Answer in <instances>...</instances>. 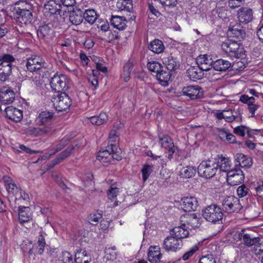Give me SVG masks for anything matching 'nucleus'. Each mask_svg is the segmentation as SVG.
Segmentation results:
<instances>
[{
	"label": "nucleus",
	"instance_id": "1",
	"mask_svg": "<svg viewBox=\"0 0 263 263\" xmlns=\"http://www.w3.org/2000/svg\"><path fill=\"white\" fill-rule=\"evenodd\" d=\"M18 7L14 12V18L21 26L30 24L33 18L32 13V5L26 1H21Z\"/></svg>",
	"mask_w": 263,
	"mask_h": 263
},
{
	"label": "nucleus",
	"instance_id": "2",
	"mask_svg": "<svg viewBox=\"0 0 263 263\" xmlns=\"http://www.w3.org/2000/svg\"><path fill=\"white\" fill-rule=\"evenodd\" d=\"M15 58L10 54H4L0 61V81L6 82L12 73V63Z\"/></svg>",
	"mask_w": 263,
	"mask_h": 263
},
{
	"label": "nucleus",
	"instance_id": "3",
	"mask_svg": "<svg viewBox=\"0 0 263 263\" xmlns=\"http://www.w3.org/2000/svg\"><path fill=\"white\" fill-rule=\"evenodd\" d=\"M202 213L206 221L213 223L221 221L223 215L221 208L217 204L208 205L202 210Z\"/></svg>",
	"mask_w": 263,
	"mask_h": 263
},
{
	"label": "nucleus",
	"instance_id": "4",
	"mask_svg": "<svg viewBox=\"0 0 263 263\" xmlns=\"http://www.w3.org/2000/svg\"><path fill=\"white\" fill-rule=\"evenodd\" d=\"M222 50L231 58H239L243 54V49L238 41L228 40L221 44Z\"/></svg>",
	"mask_w": 263,
	"mask_h": 263
},
{
	"label": "nucleus",
	"instance_id": "5",
	"mask_svg": "<svg viewBox=\"0 0 263 263\" xmlns=\"http://www.w3.org/2000/svg\"><path fill=\"white\" fill-rule=\"evenodd\" d=\"M199 175L206 179L214 177L218 170V164L211 160L202 161L198 167Z\"/></svg>",
	"mask_w": 263,
	"mask_h": 263
},
{
	"label": "nucleus",
	"instance_id": "6",
	"mask_svg": "<svg viewBox=\"0 0 263 263\" xmlns=\"http://www.w3.org/2000/svg\"><path fill=\"white\" fill-rule=\"evenodd\" d=\"M223 211L229 213H238L242 208L238 198L233 195L227 196L222 202Z\"/></svg>",
	"mask_w": 263,
	"mask_h": 263
},
{
	"label": "nucleus",
	"instance_id": "7",
	"mask_svg": "<svg viewBox=\"0 0 263 263\" xmlns=\"http://www.w3.org/2000/svg\"><path fill=\"white\" fill-rule=\"evenodd\" d=\"M52 101L55 109L59 112L67 110L71 105V99L65 92L58 95Z\"/></svg>",
	"mask_w": 263,
	"mask_h": 263
},
{
	"label": "nucleus",
	"instance_id": "8",
	"mask_svg": "<svg viewBox=\"0 0 263 263\" xmlns=\"http://www.w3.org/2000/svg\"><path fill=\"white\" fill-rule=\"evenodd\" d=\"M68 80L67 77L64 74H54L51 78L50 81V86L52 90L57 92H62L67 87Z\"/></svg>",
	"mask_w": 263,
	"mask_h": 263
},
{
	"label": "nucleus",
	"instance_id": "9",
	"mask_svg": "<svg viewBox=\"0 0 263 263\" xmlns=\"http://www.w3.org/2000/svg\"><path fill=\"white\" fill-rule=\"evenodd\" d=\"M244 178V174L239 168L232 170L227 173V181L231 186L243 182Z\"/></svg>",
	"mask_w": 263,
	"mask_h": 263
},
{
	"label": "nucleus",
	"instance_id": "10",
	"mask_svg": "<svg viewBox=\"0 0 263 263\" xmlns=\"http://www.w3.org/2000/svg\"><path fill=\"white\" fill-rule=\"evenodd\" d=\"M182 92L183 95L189 97L192 100L201 99L204 96L203 89L198 85L184 87Z\"/></svg>",
	"mask_w": 263,
	"mask_h": 263
},
{
	"label": "nucleus",
	"instance_id": "11",
	"mask_svg": "<svg viewBox=\"0 0 263 263\" xmlns=\"http://www.w3.org/2000/svg\"><path fill=\"white\" fill-rule=\"evenodd\" d=\"M182 246V240L179 239L171 235L167 236L163 242V248L167 251L176 252L180 249Z\"/></svg>",
	"mask_w": 263,
	"mask_h": 263
},
{
	"label": "nucleus",
	"instance_id": "12",
	"mask_svg": "<svg viewBox=\"0 0 263 263\" xmlns=\"http://www.w3.org/2000/svg\"><path fill=\"white\" fill-rule=\"evenodd\" d=\"M45 61L40 57L34 56L29 58L26 63L27 69L30 72L40 71L45 67Z\"/></svg>",
	"mask_w": 263,
	"mask_h": 263
},
{
	"label": "nucleus",
	"instance_id": "13",
	"mask_svg": "<svg viewBox=\"0 0 263 263\" xmlns=\"http://www.w3.org/2000/svg\"><path fill=\"white\" fill-rule=\"evenodd\" d=\"M159 143L162 147L168 151V158L172 159L175 152V145L173 139L167 135H158Z\"/></svg>",
	"mask_w": 263,
	"mask_h": 263
},
{
	"label": "nucleus",
	"instance_id": "14",
	"mask_svg": "<svg viewBox=\"0 0 263 263\" xmlns=\"http://www.w3.org/2000/svg\"><path fill=\"white\" fill-rule=\"evenodd\" d=\"M242 234L243 244L248 247L256 245L255 251H257L258 248L260 247V245L263 242V241L261 240L262 239L259 237H253L251 233L246 229H245V232Z\"/></svg>",
	"mask_w": 263,
	"mask_h": 263
},
{
	"label": "nucleus",
	"instance_id": "15",
	"mask_svg": "<svg viewBox=\"0 0 263 263\" xmlns=\"http://www.w3.org/2000/svg\"><path fill=\"white\" fill-rule=\"evenodd\" d=\"M181 201V208L185 212L195 211L199 205L197 198L194 196L182 198Z\"/></svg>",
	"mask_w": 263,
	"mask_h": 263
},
{
	"label": "nucleus",
	"instance_id": "16",
	"mask_svg": "<svg viewBox=\"0 0 263 263\" xmlns=\"http://www.w3.org/2000/svg\"><path fill=\"white\" fill-rule=\"evenodd\" d=\"M61 8L59 3L54 0H50L44 5V13L46 16L60 15Z\"/></svg>",
	"mask_w": 263,
	"mask_h": 263
},
{
	"label": "nucleus",
	"instance_id": "17",
	"mask_svg": "<svg viewBox=\"0 0 263 263\" xmlns=\"http://www.w3.org/2000/svg\"><path fill=\"white\" fill-rule=\"evenodd\" d=\"M53 132L51 126H43L40 127H30L28 128L26 133L27 135L32 136H39L44 135H50Z\"/></svg>",
	"mask_w": 263,
	"mask_h": 263
},
{
	"label": "nucleus",
	"instance_id": "18",
	"mask_svg": "<svg viewBox=\"0 0 263 263\" xmlns=\"http://www.w3.org/2000/svg\"><path fill=\"white\" fill-rule=\"evenodd\" d=\"M5 111L6 117L15 122H20L23 119V111L12 106L7 107Z\"/></svg>",
	"mask_w": 263,
	"mask_h": 263
},
{
	"label": "nucleus",
	"instance_id": "19",
	"mask_svg": "<svg viewBox=\"0 0 263 263\" xmlns=\"http://www.w3.org/2000/svg\"><path fill=\"white\" fill-rule=\"evenodd\" d=\"M15 97L14 91L8 87H3L0 90V101L5 104L12 103Z\"/></svg>",
	"mask_w": 263,
	"mask_h": 263
},
{
	"label": "nucleus",
	"instance_id": "20",
	"mask_svg": "<svg viewBox=\"0 0 263 263\" xmlns=\"http://www.w3.org/2000/svg\"><path fill=\"white\" fill-rule=\"evenodd\" d=\"M228 35L230 37L236 39L238 42L244 38L246 32L240 24H236L229 29Z\"/></svg>",
	"mask_w": 263,
	"mask_h": 263
},
{
	"label": "nucleus",
	"instance_id": "21",
	"mask_svg": "<svg viewBox=\"0 0 263 263\" xmlns=\"http://www.w3.org/2000/svg\"><path fill=\"white\" fill-rule=\"evenodd\" d=\"M181 221L185 223L187 229H194L199 224V219L195 213L186 214L181 217Z\"/></svg>",
	"mask_w": 263,
	"mask_h": 263
},
{
	"label": "nucleus",
	"instance_id": "22",
	"mask_svg": "<svg viewBox=\"0 0 263 263\" xmlns=\"http://www.w3.org/2000/svg\"><path fill=\"white\" fill-rule=\"evenodd\" d=\"M237 15L239 22L246 24L252 21L253 19V11L249 8L242 7L238 10Z\"/></svg>",
	"mask_w": 263,
	"mask_h": 263
},
{
	"label": "nucleus",
	"instance_id": "23",
	"mask_svg": "<svg viewBox=\"0 0 263 263\" xmlns=\"http://www.w3.org/2000/svg\"><path fill=\"white\" fill-rule=\"evenodd\" d=\"M235 164L236 166L241 167L249 168L252 165V159L242 154H237L235 157Z\"/></svg>",
	"mask_w": 263,
	"mask_h": 263
},
{
	"label": "nucleus",
	"instance_id": "24",
	"mask_svg": "<svg viewBox=\"0 0 263 263\" xmlns=\"http://www.w3.org/2000/svg\"><path fill=\"white\" fill-rule=\"evenodd\" d=\"M147 256L148 260L151 263H159L162 258L160 248L158 246H151Z\"/></svg>",
	"mask_w": 263,
	"mask_h": 263
},
{
	"label": "nucleus",
	"instance_id": "25",
	"mask_svg": "<svg viewBox=\"0 0 263 263\" xmlns=\"http://www.w3.org/2000/svg\"><path fill=\"white\" fill-rule=\"evenodd\" d=\"M187 228L185 223H182L181 226L175 227L171 231L170 235L174 236L176 238L182 240V238L188 236L189 234Z\"/></svg>",
	"mask_w": 263,
	"mask_h": 263
},
{
	"label": "nucleus",
	"instance_id": "26",
	"mask_svg": "<svg viewBox=\"0 0 263 263\" xmlns=\"http://www.w3.org/2000/svg\"><path fill=\"white\" fill-rule=\"evenodd\" d=\"M163 63L164 64L165 69L170 71L176 70L180 67V62L177 58L173 57L172 55L163 59Z\"/></svg>",
	"mask_w": 263,
	"mask_h": 263
},
{
	"label": "nucleus",
	"instance_id": "27",
	"mask_svg": "<svg viewBox=\"0 0 263 263\" xmlns=\"http://www.w3.org/2000/svg\"><path fill=\"white\" fill-rule=\"evenodd\" d=\"M203 70L198 66H193L187 70L186 73L191 80L196 81L202 78L203 74Z\"/></svg>",
	"mask_w": 263,
	"mask_h": 263
},
{
	"label": "nucleus",
	"instance_id": "28",
	"mask_svg": "<svg viewBox=\"0 0 263 263\" xmlns=\"http://www.w3.org/2000/svg\"><path fill=\"white\" fill-rule=\"evenodd\" d=\"M171 72V71L167 69H164V67H162L156 74L158 80L162 85L166 86L168 85V83L172 78V73Z\"/></svg>",
	"mask_w": 263,
	"mask_h": 263
},
{
	"label": "nucleus",
	"instance_id": "29",
	"mask_svg": "<svg viewBox=\"0 0 263 263\" xmlns=\"http://www.w3.org/2000/svg\"><path fill=\"white\" fill-rule=\"evenodd\" d=\"M83 12L79 8H76L70 12L69 21L73 25L80 24L83 21Z\"/></svg>",
	"mask_w": 263,
	"mask_h": 263
},
{
	"label": "nucleus",
	"instance_id": "30",
	"mask_svg": "<svg viewBox=\"0 0 263 263\" xmlns=\"http://www.w3.org/2000/svg\"><path fill=\"white\" fill-rule=\"evenodd\" d=\"M53 30L50 24L40 26L37 30V34L39 38L45 39L51 37Z\"/></svg>",
	"mask_w": 263,
	"mask_h": 263
},
{
	"label": "nucleus",
	"instance_id": "31",
	"mask_svg": "<svg viewBox=\"0 0 263 263\" xmlns=\"http://www.w3.org/2000/svg\"><path fill=\"white\" fill-rule=\"evenodd\" d=\"M18 219L21 223L28 222L32 219L31 212L29 207L23 206L20 208Z\"/></svg>",
	"mask_w": 263,
	"mask_h": 263
},
{
	"label": "nucleus",
	"instance_id": "32",
	"mask_svg": "<svg viewBox=\"0 0 263 263\" xmlns=\"http://www.w3.org/2000/svg\"><path fill=\"white\" fill-rule=\"evenodd\" d=\"M110 23L114 28L119 30H123L126 27V20L123 16L112 15Z\"/></svg>",
	"mask_w": 263,
	"mask_h": 263
},
{
	"label": "nucleus",
	"instance_id": "33",
	"mask_svg": "<svg viewBox=\"0 0 263 263\" xmlns=\"http://www.w3.org/2000/svg\"><path fill=\"white\" fill-rule=\"evenodd\" d=\"M53 115L52 112L49 111H42L37 118L38 122L44 126H51L49 123L52 120Z\"/></svg>",
	"mask_w": 263,
	"mask_h": 263
},
{
	"label": "nucleus",
	"instance_id": "34",
	"mask_svg": "<svg viewBox=\"0 0 263 263\" xmlns=\"http://www.w3.org/2000/svg\"><path fill=\"white\" fill-rule=\"evenodd\" d=\"M148 49L155 53H160L164 50V45L160 40L155 39L149 43L148 45Z\"/></svg>",
	"mask_w": 263,
	"mask_h": 263
},
{
	"label": "nucleus",
	"instance_id": "35",
	"mask_svg": "<svg viewBox=\"0 0 263 263\" xmlns=\"http://www.w3.org/2000/svg\"><path fill=\"white\" fill-rule=\"evenodd\" d=\"M231 66V63L222 59H220L213 62L212 67L217 71H225L228 70Z\"/></svg>",
	"mask_w": 263,
	"mask_h": 263
},
{
	"label": "nucleus",
	"instance_id": "36",
	"mask_svg": "<svg viewBox=\"0 0 263 263\" xmlns=\"http://www.w3.org/2000/svg\"><path fill=\"white\" fill-rule=\"evenodd\" d=\"M114 152L112 147V143L106 147V149L100 151L97 156V158L102 162H110V156L111 152Z\"/></svg>",
	"mask_w": 263,
	"mask_h": 263
},
{
	"label": "nucleus",
	"instance_id": "37",
	"mask_svg": "<svg viewBox=\"0 0 263 263\" xmlns=\"http://www.w3.org/2000/svg\"><path fill=\"white\" fill-rule=\"evenodd\" d=\"M133 7L132 0H118L117 3V8L120 11L130 12Z\"/></svg>",
	"mask_w": 263,
	"mask_h": 263
},
{
	"label": "nucleus",
	"instance_id": "38",
	"mask_svg": "<svg viewBox=\"0 0 263 263\" xmlns=\"http://www.w3.org/2000/svg\"><path fill=\"white\" fill-rule=\"evenodd\" d=\"M231 116H228V122L231 123L233 121L241 122L242 120V110L240 109L230 110Z\"/></svg>",
	"mask_w": 263,
	"mask_h": 263
},
{
	"label": "nucleus",
	"instance_id": "39",
	"mask_svg": "<svg viewBox=\"0 0 263 263\" xmlns=\"http://www.w3.org/2000/svg\"><path fill=\"white\" fill-rule=\"evenodd\" d=\"M83 19L90 24H93L97 18L96 11L93 9H87L83 12Z\"/></svg>",
	"mask_w": 263,
	"mask_h": 263
},
{
	"label": "nucleus",
	"instance_id": "40",
	"mask_svg": "<svg viewBox=\"0 0 263 263\" xmlns=\"http://www.w3.org/2000/svg\"><path fill=\"white\" fill-rule=\"evenodd\" d=\"M197 63L201 65V68L203 70H208L209 69L208 67L206 66V65L211 66H212V64L213 61H212V59L209 58L206 55H203V56L199 57L197 59Z\"/></svg>",
	"mask_w": 263,
	"mask_h": 263
},
{
	"label": "nucleus",
	"instance_id": "41",
	"mask_svg": "<svg viewBox=\"0 0 263 263\" xmlns=\"http://www.w3.org/2000/svg\"><path fill=\"white\" fill-rule=\"evenodd\" d=\"M90 122L96 125H100L108 120V117L105 113H101L99 116H92L89 118Z\"/></svg>",
	"mask_w": 263,
	"mask_h": 263
},
{
	"label": "nucleus",
	"instance_id": "42",
	"mask_svg": "<svg viewBox=\"0 0 263 263\" xmlns=\"http://www.w3.org/2000/svg\"><path fill=\"white\" fill-rule=\"evenodd\" d=\"M216 164H218V169L219 168L220 171L224 172L230 171V164L229 158L221 157Z\"/></svg>",
	"mask_w": 263,
	"mask_h": 263
},
{
	"label": "nucleus",
	"instance_id": "43",
	"mask_svg": "<svg viewBox=\"0 0 263 263\" xmlns=\"http://www.w3.org/2000/svg\"><path fill=\"white\" fill-rule=\"evenodd\" d=\"M213 13L214 15H217L218 17L222 20L228 18L230 14V12L224 7H217L213 10Z\"/></svg>",
	"mask_w": 263,
	"mask_h": 263
},
{
	"label": "nucleus",
	"instance_id": "44",
	"mask_svg": "<svg viewBox=\"0 0 263 263\" xmlns=\"http://www.w3.org/2000/svg\"><path fill=\"white\" fill-rule=\"evenodd\" d=\"M196 169L195 167L187 166L181 169L180 171V175L183 177L190 178L192 176H194L196 174Z\"/></svg>",
	"mask_w": 263,
	"mask_h": 263
},
{
	"label": "nucleus",
	"instance_id": "45",
	"mask_svg": "<svg viewBox=\"0 0 263 263\" xmlns=\"http://www.w3.org/2000/svg\"><path fill=\"white\" fill-rule=\"evenodd\" d=\"M102 218V212H97L95 213L90 214L88 216L89 222L93 226H96L98 224L100 220Z\"/></svg>",
	"mask_w": 263,
	"mask_h": 263
},
{
	"label": "nucleus",
	"instance_id": "46",
	"mask_svg": "<svg viewBox=\"0 0 263 263\" xmlns=\"http://www.w3.org/2000/svg\"><path fill=\"white\" fill-rule=\"evenodd\" d=\"M112 147L114 152H111L110 160L112 159L113 160H115L117 161L121 160L122 159V156L121 155V152L120 149L116 144H112Z\"/></svg>",
	"mask_w": 263,
	"mask_h": 263
},
{
	"label": "nucleus",
	"instance_id": "47",
	"mask_svg": "<svg viewBox=\"0 0 263 263\" xmlns=\"http://www.w3.org/2000/svg\"><path fill=\"white\" fill-rule=\"evenodd\" d=\"M147 68L152 72L156 73L157 74L162 67V65L158 62L152 61L148 62L147 64Z\"/></svg>",
	"mask_w": 263,
	"mask_h": 263
},
{
	"label": "nucleus",
	"instance_id": "48",
	"mask_svg": "<svg viewBox=\"0 0 263 263\" xmlns=\"http://www.w3.org/2000/svg\"><path fill=\"white\" fill-rule=\"evenodd\" d=\"M152 168L153 166L149 164L144 165L141 170V172L142 174V179L144 182L147 179L151 174L152 172Z\"/></svg>",
	"mask_w": 263,
	"mask_h": 263
},
{
	"label": "nucleus",
	"instance_id": "49",
	"mask_svg": "<svg viewBox=\"0 0 263 263\" xmlns=\"http://www.w3.org/2000/svg\"><path fill=\"white\" fill-rule=\"evenodd\" d=\"M60 263H73L72 255L68 252H62V256L59 258Z\"/></svg>",
	"mask_w": 263,
	"mask_h": 263
},
{
	"label": "nucleus",
	"instance_id": "50",
	"mask_svg": "<svg viewBox=\"0 0 263 263\" xmlns=\"http://www.w3.org/2000/svg\"><path fill=\"white\" fill-rule=\"evenodd\" d=\"M249 189L245 184L239 186L237 190V195L239 198H242L249 194Z\"/></svg>",
	"mask_w": 263,
	"mask_h": 263
},
{
	"label": "nucleus",
	"instance_id": "51",
	"mask_svg": "<svg viewBox=\"0 0 263 263\" xmlns=\"http://www.w3.org/2000/svg\"><path fill=\"white\" fill-rule=\"evenodd\" d=\"M156 1V0H154ZM164 8H172L176 6L177 0H158Z\"/></svg>",
	"mask_w": 263,
	"mask_h": 263
},
{
	"label": "nucleus",
	"instance_id": "52",
	"mask_svg": "<svg viewBox=\"0 0 263 263\" xmlns=\"http://www.w3.org/2000/svg\"><path fill=\"white\" fill-rule=\"evenodd\" d=\"M68 142L69 140L68 139H63L61 140L59 143L55 146L53 152L50 154V156L60 151L68 144Z\"/></svg>",
	"mask_w": 263,
	"mask_h": 263
},
{
	"label": "nucleus",
	"instance_id": "53",
	"mask_svg": "<svg viewBox=\"0 0 263 263\" xmlns=\"http://www.w3.org/2000/svg\"><path fill=\"white\" fill-rule=\"evenodd\" d=\"M248 131V127L245 125L238 126L234 129V133L240 136L244 137L246 132Z\"/></svg>",
	"mask_w": 263,
	"mask_h": 263
},
{
	"label": "nucleus",
	"instance_id": "54",
	"mask_svg": "<svg viewBox=\"0 0 263 263\" xmlns=\"http://www.w3.org/2000/svg\"><path fill=\"white\" fill-rule=\"evenodd\" d=\"M239 101L248 105L255 103V99L253 97H249L248 95L244 94L240 96Z\"/></svg>",
	"mask_w": 263,
	"mask_h": 263
},
{
	"label": "nucleus",
	"instance_id": "55",
	"mask_svg": "<svg viewBox=\"0 0 263 263\" xmlns=\"http://www.w3.org/2000/svg\"><path fill=\"white\" fill-rule=\"evenodd\" d=\"M199 248L197 245H194L193 246L189 251L185 252L182 256V259L184 260H187L189 258L192 256L197 250Z\"/></svg>",
	"mask_w": 263,
	"mask_h": 263
},
{
	"label": "nucleus",
	"instance_id": "56",
	"mask_svg": "<svg viewBox=\"0 0 263 263\" xmlns=\"http://www.w3.org/2000/svg\"><path fill=\"white\" fill-rule=\"evenodd\" d=\"M74 148L75 146L72 145L69 146L59 155H60L62 159L64 160L65 159H66L67 157L70 156V154L71 153L72 151L74 149Z\"/></svg>",
	"mask_w": 263,
	"mask_h": 263
},
{
	"label": "nucleus",
	"instance_id": "57",
	"mask_svg": "<svg viewBox=\"0 0 263 263\" xmlns=\"http://www.w3.org/2000/svg\"><path fill=\"white\" fill-rule=\"evenodd\" d=\"M115 250L116 247H114V249H111L110 248H105V253L108 259H113L116 258V252H115Z\"/></svg>",
	"mask_w": 263,
	"mask_h": 263
},
{
	"label": "nucleus",
	"instance_id": "58",
	"mask_svg": "<svg viewBox=\"0 0 263 263\" xmlns=\"http://www.w3.org/2000/svg\"><path fill=\"white\" fill-rule=\"evenodd\" d=\"M134 64L132 62L128 61L123 67V74L129 75L130 74L133 68Z\"/></svg>",
	"mask_w": 263,
	"mask_h": 263
},
{
	"label": "nucleus",
	"instance_id": "59",
	"mask_svg": "<svg viewBox=\"0 0 263 263\" xmlns=\"http://www.w3.org/2000/svg\"><path fill=\"white\" fill-rule=\"evenodd\" d=\"M221 135V138H226V140L230 143L236 142V137L232 134L223 132Z\"/></svg>",
	"mask_w": 263,
	"mask_h": 263
},
{
	"label": "nucleus",
	"instance_id": "60",
	"mask_svg": "<svg viewBox=\"0 0 263 263\" xmlns=\"http://www.w3.org/2000/svg\"><path fill=\"white\" fill-rule=\"evenodd\" d=\"M245 232V229H241L240 231H236L233 233V238L234 240L238 241L242 240V233Z\"/></svg>",
	"mask_w": 263,
	"mask_h": 263
},
{
	"label": "nucleus",
	"instance_id": "61",
	"mask_svg": "<svg viewBox=\"0 0 263 263\" xmlns=\"http://www.w3.org/2000/svg\"><path fill=\"white\" fill-rule=\"evenodd\" d=\"M119 192V189L117 187H114L112 186H110V189L108 191L107 193L108 197L111 199H113L117 197V194Z\"/></svg>",
	"mask_w": 263,
	"mask_h": 263
},
{
	"label": "nucleus",
	"instance_id": "62",
	"mask_svg": "<svg viewBox=\"0 0 263 263\" xmlns=\"http://www.w3.org/2000/svg\"><path fill=\"white\" fill-rule=\"evenodd\" d=\"M260 106L258 104H255V103H253L252 104H250L248 105V109L251 114V117H254L255 112V111L259 108Z\"/></svg>",
	"mask_w": 263,
	"mask_h": 263
},
{
	"label": "nucleus",
	"instance_id": "63",
	"mask_svg": "<svg viewBox=\"0 0 263 263\" xmlns=\"http://www.w3.org/2000/svg\"><path fill=\"white\" fill-rule=\"evenodd\" d=\"M45 245L46 244L37 242L36 245L34 247L35 253L39 255L42 254L44 251Z\"/></svg>",
	"mask_w": 263,
	"mask_h": 263
},
{
	"label": "nucleus",
	"instance_id": "64",
	"mask_svg": "<svg viewBox=\"0 0 263 263\" xmlns=\"http://www.w3.org/2000/svg\"><path fill=\"white\" fill-rule=\"evenodd\" d=\"M245 0H229V6L230 8H235L239 7Z\"/></svg>",
	"mask_w": 263,
	"mask_h": 263
}]
</instances>
